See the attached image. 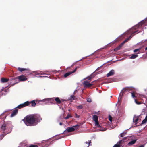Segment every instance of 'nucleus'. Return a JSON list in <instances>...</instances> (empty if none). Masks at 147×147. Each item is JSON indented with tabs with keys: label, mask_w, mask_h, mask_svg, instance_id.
I'll return each mask as SVG.
<instances>
[{
	"label": "nucleus",
	"mask_w": 147,
	"mask_h": 147,
	"mask_svg": "<svg viewBox=\"0 0 147 147\" xmlns=\"http://www.w3.org/2000/svg\"><path fill=\"white\" fill-rule=\"evenodd\" d=\"M76 91H77V90H75L74 91V94H75V92H76Z\"/></svg>",
	"instance_id": "obj_48"
},
{
	"label": "nucleus",
	"mask_w": 147,
	"mask_h": 147,
	"mask_svg": "<svg viewBox=\"0 0 147 147\" xmlns=\"http://www.w3.org/2000/svg\"><path fill=\"white\" fill-rule=\"evenodd\" d=\"M71 117V115H70L68 114L67 115V116H66L65 118V119H67L68 118H69L70 117Z\"/></svg>",
	"instance_id": "obj_37"
},
{
	"label": "nucleus",
	"mask_w": 147,
	"mask_h": 147,
	"mask_svg": "<svg viewBox=\"0 0 147 147\" xmlns=\"http://www.w3.org/2000/svg\"><path fill=\"white\" fill-rule=\"evenodd\" d=\"M138 120V116H136V115H134L133 118V121L134 123H136L135 125L137 124Z\"/></svg>",
	"instance_id": "obj_13"
},
{
	"label": "nucleus",
	"mask_w": 147,
	"mask_h": 147,
	"mask_svg": "<svg viewBox=\"0 0 147 147\" xmlns=\"http://www.w3.org/2000/svg\"><path fill=\"white\" fill-rule=\"evenodd\" d=\"M41 120L39 115L34 114L27 116L23 121L27 126H34L36 125Z\"/></svg>",
	"instance_id": "obj_1"
},
{
	"label": "nucleus",
	"mask_w": 147,
	"mask_h": 147,
	"mask_svg": "<svg viewBox=\"0 0 147 147\" xmlns=\"http://www.w3.org/2000/svg\"><path fill=\"white\" fill-rule=\"evenodd\" d=\"M94 82H93L91 84L89 82L87 81H84L83 82V84L84 85V87H90L93 84V83Z\"/></svg>",
	"instance_id": "obj_8"
},
{
	"label": "nucleus",
	"mask_w": 147,
	"mask_h": 147,
	"mask_svg": "<svg viewBox=\"0 0 147 147\" xmlns=\"http://www.w3.org/2000/svg\"><path fill=\"white\" fill-rule=\"evenodd\" d=\"M87 101L89 102H92V100L90 98H88L86 99Z\"/></svg>",
	"instance_id": "obj_34"
},
{
	"label": "nucleus",
	"mask_w": 147,
	"mask_h": 147,
	"mask_svg": "<svg viewBox=\"0 0 147 147\" xmlns=\"http://www.w3.org/2000/svg\"><path fill=\"white\" fill-rule=\"evenodd\" d=\"M106 47V46H105V47H104V48H101L100 49H102L105 48Z\"/></svg>",
	"instance_id": "obj_49"
},
{
	"label": "nucleus",
	"mask_w": 147,
	"mask_h": 147,
	"mask_svg": "<svg viewBox=\"0 0 147 147\" xmlns=\"http://www.w3.org/2000/svg\"><path fill=\"white\" fill-rule=\"evenodd\" d=\"M140 48L135 49L134 50V53H136L138 52V51H139L140 50Z\"/></svg>",
	"instance_id": "obj_35"
},
{
	"label": "nucleus",
	"mask_w": 147,
	"mask_h": 147,
	"mask_svg": "<svg viewBox=\"0 0 147 147\" xmlns=\"http://www.w3.org/2000/svg\"><path fill=\"white\" fill-rule=\"evenodd\" d=\"M72 74L71 71H69L68 72L66 73L64 75V76L66 78L71 74Z\"/></svg>",
	"instance_id": "obj_24"
},
{
	"label": "nucleus",
	"mask_w": 147,
	"mask_h": 147,
	"mask_svg": "<svg viewBox=\"0 0 147 147\" xmlns=\"http://www.w3.org/2000/svg\"><path fill=\"white\" fill-rule=\"evenodd\" d=\"M123 43H121L118 47H116L114 49V50L115 51H116L117 50H119L123 46Z\"/></svg>",
	"instance_id": "obj_15"
},
{
	"label": "nucleus",
	"mask_w": 147,
	"mask_h": 147,
	"mask_svg": "<svg viewBox=\"0 0 147 147\" xmlns=\"http://www.w3.org/2000/svg\"><path fill=\"white\" fill-rule=\"evenodd\" d=\"M94 76H93V77H92V75H90V76H89L88 77V80H91V79L93 77H94Z\"/></svg>",
	"instance_id": "obj_38"
},
{
	"label": "nucleus",
	"mask_w": 147,
	"mask_h": 147,
	"mask_svg": "<svg viewBox=\"0 0 147 147\" xmlns=\"http://www.w3.org/2000/svg\"><path fill=\"white\" fill-rule=\"evenodd\" d=\"M115 73V71L114 70L112 69L111 70L109 73L107 74V76L109 77L112 76Z\"/></svg>",
	"instance_id": "obj_12"
},
{
	"label": "nucleus",
	"mask_w": 147,
	"mask_h": 147,
	"mask_svg": "<svg viewBox=\"0 0 147 147\" xmlns=\"http://www.w3.org/2000/svg\"><path fill=\"white\" fill-rule=\"evenodd\" d=\"M126 133V132L125 133L124 132L121 133L120 134V136L121 137H123L125 135Z\"/></svg>",
	"instance_id": "obj_32"
},
{
	"label": "nucleus",
	"mask_w": 147,
	"mask_h": 147,
	"mask_svg": "<svg viewBox=\"0 0 147 147\" xmlns=\"http://www.w3.org/2000/svg\"><path fill=\"white\" fill-rule=\"evenodd\" d=\"M38 72L40 73V74H42V72L40 71H38Z\"/></svg>",
	"instance_id": "obj_46"
},
{
	"label": "nucleus",
	"mask_w": 147,
	"mask_h": 147,
	"mask_svg": "<svg viewBox=\"0 0 147 147\" xmlns=\"http://www.w3.org/2000/svg\"><path fill=\"white\" fill-rule=\"evenodd\" d=\"M138 57V55L137 54H133L131 55V56L130 57V58L131 59H134Z\"/></svg>",
	"instance_id": "obj_20"
},
{
	"label": "nucleus",
	"mask_w": 147,
	"mask_h": 147,
	"mask_svg": "<svg viewBox=\"0 0 147 147\" xmlns=\"http://www.w3.org/2000/svg\"><path fill=\"white\" fill-rule=\"evenodd\" d=\"M29 102H30L29 104L30 103H31V106L32 107H35L36 105V103H35L34 100H32Z\"/></svg>",
	"instance_id": "obj_22"
},
{
	"label": "nucleus",
	"mask_w": 147,
	"mask_h": 147,
	"mask_svg": "<svg viewBox=\"0 0 147 147\" xmlns=\"http://www.w3.org/2000/svg\"><path fill=\"white\" fill-rule=\"evenodd\" d=\"M99 67L96 70V71L98 70Z\"/></svg>",
	"instance_id": "obj_52"
},
{
	"label": "nucleus",
	"mask_w": 147,
	"mask_h": 147,
	"mask_svg": "<svg viewBox=\"0 0 147 147\" xmlns=\"http://www.w3.org/2000/svg\"><path fill=\"white\" fill-rule=\"evenodd\" d=\"M8 128L7 125L5 124H3L1 126V129L3 130H7V129Z\"/></svg>",
	"instance_id": "obj_18"
},
{
	"label": "nucleus",
	"mask_w": 147,
	"mask_h": 147,
	"mask_svg": "<svg viewBox=\"0 0 147 147\" xmlns=\"http://www.w3.org/2000/svg\"><path fill=\"white\" fill-rule=\"evenodd\" d=\"M18 70L22 72L23 71H26V73H29V72L30 71V70L28 69H26V68H21L20 67H18Z\"/></svg>",
	"instance_id": "obj_10"
},
{
	"label": "nucleus",
	"mask_w": 147,
	"mask_h": 147,
	"mask_svg": "<svg viewBox=\"0 0 147 147\" xmlns=\"http://www.w3.org/2000/svg\"><path fill=\"white\" fill-rule=\"evenodd\" d=\"M79 67V66H77V67L73 71H71L72 73H74L76 71V70Z\"/></svg>",
	"instance_id": "obj_36"
},
{
	"label": "nucleus",
	"mask_w": 147,
	"mask_h": 147,
	"mask_svg": "<svg viewBox=\"0 0 147 147\" xmlns=\"http://www.w3.org/2000/svg\"><path fill=\"white\" fill-rule=\"evenodd\" d=\"M92 119L95 122H96L98 121V116L96 115H94L93 116Z\"/></svg>",
	"instance_id": "obj_19"
},
{
	"label": "nucleus",
	"mask_w": 147,
	"mask_h": 147,
	"mask_svg": "<svg viewBox=\"0 0 147 147\" xmlns=\"http://www.w3.org/2000/svg\"><path fill=\"white\" fill-rule=\"evenodd\" d=\"M10 132V131L9 132L7 133L3 132V134L0 135L1 139L5 135H6V134H7L8 133H9Z\"/></svg>",
	"instance_id": "obj_26"
},
{
	"label": "nucleus",
	"mask_w": 147,
	"mask_h": 147,
	"mask_svg": "<svg viewBox=\"0 0 147 147\" xmlns=\"http://www.w3.org/2000/svg\"><path fill=\"white\" fill-rule=\"evenodd\" d=\"M84 57H83V58H82V59H84Z\"/></svg>",
	"instance_id": "obj_56"
},
{
	"label": "nucleus",
	"mask_w": 147,
	"mask_h": 147,
	"mask_svg": "<svg viewBox=\"0 0 147 147\" xmlns=\"http://www.w3.org/2000/svg\"><path fill=\"white\" fill-rule=\"evenodd\" d=\"M29 74H34L36 75H39L41 74L42 75V74H40L38 71H30L29 72V73H28Z\"/></svg>",
	"instance_id": "obj_17"
},
{
	"label": "nucleus",
	"mask_w": 147,
	"mask_h": 147,
	"mask_svg": "<svg viewBox=\"0 0 147 147\" xmlns=\"http://www.w3.org/2000/svg\"><path fill=\"white\" fill-rule=\"evenodd\" d=\"M145 21L144 20H142L139 23L136 25V26L132 27L129 31V33H131L132 34L128 38H126L125 40L122 42L123 44L125 42L129 40L132 37V35L136 33V32H138V30H136V31H134V30L137 29H138L142 28V26L143 24L144 23Z\"/></svg>",
	"instance_id": "obj_2"
},
{
	"label": "nucleus",
	"mask_w": 147,
	"mask_h": 147,
	"mask_svg": "<svg viewBox=\"0 0 147 147\" xmlns=\"http://www.w3.org/2000/svg\"><path fill=\"white\" fill-rule=\"evenodd\" d=\"M145 50H147V47H146V48H145Z\"/></svg>",
	"instance_id": "obj_50"
},
{
	"label": "nucleus",
	"mask_w": 147,
	"mask_h": 147,
	"mask_svg": "<svg viewBox=\"0 0 147 147\" xmlns=\"http://www.w3.org/2000/svg\"><path fill=\"white\" fill-rule=\"evenodd\" d=\"M75 116L76 118H79V116L77 115V114H75Z\"/></svg>",
	"instance_id": "obj_43"
},
{
	"label": "nucleus",
	"mask_w": 147,
	"mask_h": 147,
	"mask_svg": "<svg viewBox=\"0 0 147 147\" xmlns=\"http://www.w3.org/2000/svg\"><path fill=\"white\" fill-rule=\"evenodd\" d=\"M71 67V66H70V67H69V68Z\"/></svg>",
	"instance_id": "obj_57"
},
{
	"label": "nucleus",
	"mask_w": 147,
	"mask_h": 147,
	"mask_svg": "<svg viewBox=\"0 0 147 147\" xmlns=\"http://www.w3.org/2000/svg\"><path fill=\"white\" fill-rule=\"evenodd\" d=\"M64 136H61L60 137V138H58L59 139H61V138H64Z\"/></svg>",
	"instance_id": "obj_45"
},
{
	"label": "nucleus",
	"mask_w": 147,
	"mask_h": 147,
	"mask_svg": "<svg viewBox=\"0 0 147 147\" xmlns=\"http://www.w3.org/2000/svg\"><path fill=\"white\" fill-rule=\"evenodd\" d=\"M20 147H28L27 144L26 142H22L20 144Z\"/></svg>",
	"instance_id": "obj_16"
},
{
	"label": "nucleus",
	"mask_w": 147,
	"mask_h": 147,
	"mask_svg": "<svg viewBox=\"0 0 147 147\" xmlns=\"http://www.w3.org/2000/svg\"><path fill=\"white\" fill-rule=\"evenodd\" d=\"M62 123H61V122H60V123H59V125H62Z\"/></svg>",
	"instance_id": "obj_47"
},
{
	"label": "nucleus",
	"mask_w": 147,
	"mask_h": 147,
	"mask_svg": "<svg viewBox=\"0 0 147 147\" xmlns=\"http://www.w3.org/2000/svg\"><path fill=\"white\" fill-rule=\"evenodd\" d=\"M54 100V98H45L42 100H39V102H48L49 101L53 100Z\"/></svg>",
	"instance_id": "obj_9"
},
{
	"label": "nucleus",
	"mask_w": 147,
	"mask_h": 147,
	"mask_svg": "<svg viewBox=\"0 0 147 147\" xmlns=\"http://www.w3.org/2000/svg\"><path fill=\"white\" fill-rule=\"evenodd\" d=\"M18 113V110L16 109H15V110L12 111V113L11 114L10 117H13L15 116Z\"/></svg>",
	"instance_id": "obj_11"
},
{
	"label": "nucleus",
	"mask_w": 147,
	"mask_h": 147,
	"mask_svg": "<svg viewBox=\"0 0 147 147\" xmlns=\"http://www.w3.org/2000/svg\"><path fill=\"white\" fill-rule=\"evenodd\" d=\"M70 98H71L70 99V100H71V99H73V100L75 99V97L73 95H71L70 96Z\"/></svg>",
	"instance_id": "obj_39"
},
{
	"label": "nucleus",
	"mask_w": 147,
	"mask_h": 147,
	"mask_svg": "<svg viewBox=\"0 0 147 147\" xmlns=\"http://www.w3.org/2000/svg\"><path fill=\"white\" fill-rule=\"evenodd\" d=\"M99 129H98V130L100 131H104L106 130V129L102 127H99Z\"/></svg>",
	"instance_id": "obj_28"
},
{
	"label": "nucleus",
	"mask_w": 147,
	"mask_h": 147,
	"mask_svg": "<svg viewBox=\"0 0 147 147\" xmlns=\"http://www.w3.org/2000/svg\"><path fill=\"white\" fill-rule=\"evenodd\" d=\"M18 79H19V80L21 81H24L26 80H27V78L25 77L24 75H22L18 77V78H13L12 80V82H10V83L11 84H12V85H14L16 84L18 82L17 81H18Z\"/></svg>",
	"instance_id": "obj_4"
},
{
	"label": "nucleus",
	"mask_w": 147,
	"mask_h": 147,
	"mask_svg": "<svg viewBox=\"0 0 147 147\" xmlns=\"http://www.w3.org/2000/svg\"><path fill=\"white\" fill-rule=\"evenodd\" d=\"M147 41V39H146L145 40H142L139 43H140L141 44H142L144 43V42H145Z\"/></svg>",
	"instance_id": "obj_33"
},
{
	"label": "nucleus",
	"mask_w": 147,
	"mask_h": 147,
	"mask_svg": "<svg viewBox=\"0 0 147 147\" xmlns=\"http://www.w3.org/2000/svg\"><path fill=\"white\" fill-rule=\"evenodd\" d=\"M135 103H136V104H140V103L138 102H137V100H135Z\"/></svg>",
	"instance_id": "obj_44"
},
{
	"label": "nucleus",
	"mask_w": 147,
	"mask_h": 147,
	"mask_svg": "<svg viewBox=\"0 0 147 147\" xmlns=\"http://www.w3.org/2000/svg\"><path fill=\"white\" fill-rule=\"evenodd\" d=\"M54 100H55L56 101V102L58 103H60L61 101L59 99V98L58 97H56L55 99L54 98Z\"/></svg>",
	"instance_id": "obj_27"
},
{
	"label": "nucleus",
	"mask_w": 147,
	"mask_h": 147,
	"mask_svg": "<svg viewBox=\"0 0 147 147\" xmlns=\"http://www.w3.org/2000/svg\"><path fill=\"white\" fill-rule=\"evenodd\" d=\"M95 126L98 127L99 128L101 126L100 125L98 121L96 122H95Z\"/></svg>",
	"instance_id": "obj_30"
},
{
	"label": "nucleus",
	"mask_w": 147,
	"mask_h": 147,
	"mask_svg": "<svg viewBox=\"0 0 147 147\" xmlns=\"http://www.w3.org/2000/svg\"><path fill=\"white\" fill-rule=\"evenodd\" d=\"M29 147H38V146L37 145H31L29 146Z\"/></svg>",
	"instance_id": "obj_41"
},
{
	"label": "nucleus",
	"mask_w": 147,
	"mask_h": 147,
	"mask_svg": "<svg viewBox=\"0 0 147 147\" xmlns=\"http://www.w3.org/2000/svg\"><path fill=\"white\" fill-rule=\"evenodd\" d=\"M83 107L82 105H79L77 106V108L79 109H82Z\"/></svg>",
	"instance_id": "obj_40"
},
{
	"label": "nucleus",
	"mask_w": 147,
	"mask_h": 147,
	"mask_svg": "<svg viewBox=\"0 0 147 147\" xmlns=\"http://www.w3.org/2000/svg\"><path fill=\"white\" fill-rule=\"evenodd\" d=\"M137 139H134V140L131 141L128 143L127 145L128 146H131L135 143L137 141Z\"/></svg>",
	"instance_id": "obj_14"
},
{
	"label": "nucleus",
	"mask_w": 147,
	"mask_h": 147,
	"mask_svg": "<svg viewBox=\"0 0 147 147\" xmlns=\"http://www.w3.org/2000/svg\"><path fill=\"white\" fill-rule=\"evenodd\" d=\"M30 102L28 101H27L23 104H20L16 107L15 108H18L20 109L25 106H28Z\"/></svg>",
	"instance_id": "obj_7"
},
{
	"label": "nucleus",
	"mask_w": 147,
	"mask_h": 147,
	"mask_svg": "<svg viewBox=\"0 0 147 147\" xmlns=\"http://www.w3.org/2000/svg\"><path fill=\"white\" fill-rule=\"evenodd\" d=\"M147 122V115H146L145 118L142 121L141 124H143L146 123Z\"/></svg>",
	"instance_id": "obj_21"
},
{
	"label": "nucleus",
	"mask_w": 147,
	"mask_h": 147,
	"mask_svg": "<svg viewBox=\"0 0 147 147\" xmlns=\"http://www.w3.org/2000/svg\"><path fill=\"white\" fill-rule=\"evenodd\" d=\"M79 127V125L77 124L74 126L73 127H67L62 133H66V132H70L74 131L75 129H78Z\"/></svg>",
	"instance_id": "obj_5"
},
{
	"label": "nucleus",
	"mask_w": 147,
	"mask_h": 147,
	"mask_svg": "<svg viewBox=\"0 0 147 147\" xmlns=\"http://www.w3.org/2000/svg\"><path fill=\"white\" fill-rule=\"evenodd\" d=\"M81 60H82V59H80V60H78V61H77V62H78L79 61H81Z\"/></svg>",
	"instance_id": "obj_53"
},
{
	"label": "nucleus",
	"mask_w": 147,
	"mask_h": 147,
	"mask_svg": "<svg viewBox=\"0 0 147 147\" xmlns=\"http://www.w3.org/2000/svg\"><path fill=\"white\" fill-rule=\"evenodd\" d=\"M38 77H44V76H39Z\"/></svg>",
	"instance_id": "obj_51"
},
{
	"label": "nucleus",
	"mask_w": 147,
	"mask_h": 147,
	"mask_svg": "<svg viewBox=\"0 0 147 147\" xmlns=\"http://www.w3.org/2000/svg\"><path fill=\"white\" fill-rule=\"evenodd\" d=\"M109 120L110 121H112V117L110 116H109Z\"/></svg>",
	"instance_id": "obj_42"
},
{
	"label": "nucleus",
	"mask_w": 147,
	"mask_h": 147,
	"mask_svg": "<svg viewBox=\"0 0 147 147\" xmlns=\"http://www.w3.org/2000/svg\"><path fill=\"white\" fill-rule=\"evenodd\" d=\"M127 138V137L123 138V139L120 140L118 143L115 145L113 147H120L122 145V143L124 142Z\"/></svg>",
	"instance_id": "obj_6"
},
{
	"label": "nucleus",
	"mask_w": 147,
	"mask_h": 147,
	"mask_svg": "<svg viewBox=\"0 0 147 147\" xmlns=\"http://www.w3.org/2000/svg\"><path fill=\"white\" fill-rule=\"evenodd\" d=\"M115 40H116V39H115V40H114V41H113V42H115Z\"/></svg>",
	"instance_id": "obj_54"
},
{
	"label": "nucleus",
	"mask_w": 147,
	"mask_h": 147,
	"mask_svg": "<svg viewBox=\"0 0 147 147\" xmlns=\"http://www.w3.org/2000/svg\"><path fill=\"white\" fill-rule=\"evenodd\" d=\"M134 89V88L132 87H127L123 88L119 94V96L118 98V100L120 101L121 99L122 96L123 94H127L128 93H130L132 90Z\"/></svg>",
	"instance_id": "obj_3"
},
{
	"label": "nucleus",
	"mask_w": 147,
	"mask_h": 147,
	"mask_svg": "<svg viewBox=\"0 0 147 147\" xmlns=\"http://www.w3.org/2000/svg\"><path fill=\"white\" fill-rule=\"evenodd\" d=\"M85 143H86V144H88V146H90L91 145V144H90L91 143V142L90 140L88 142H86Z\"/></svg>",
	"instance_id": "obj_31"
},
{
	"label": "nucleus",
	"mask_w": 147,
	"mask_h": 147,
	"mask_svg": "<svg viewBox=\"0 0 147 147\" xmlns=\"http://www.w3.org/2000/svg\"><path fill=\"white\" fill-rule=\"evenodd\" d=\"M134 89L133 90H132L130 92L131 93L132 97L134 98L135 97V95L134 93Z\"/></svg>",
	"instance_id": "obj_29"
},
{
	"label": "nucleus",
	"mask_w": 147,
	"mask_h": 147,
	"mask_svg": "<svg viewBox=\"0 0 147 147\" xmlns=\"http://www.w3.org/2000/svg\"><path fill=\"white\" fill-rule=\"evenodd\" d=\"M141 96L142 98V100L143 101H144L145 102H146V101L147 100V99L145 96L144 95H142Z\"/></svg>",
	"instance_id": "obj_25"
},
{
	"label": "nucleus",
	"mask_w": 147,
	"mask_h": 147,
	"mask_svg": "<svg viewBox=\"0 0 147 147\" xmlns=\"http://www.w3.org/2000/svg\"><path fill=\"white\" fill-rule=\"evenodd\" d=\"M9 80L8 79L2 78L1 79V82L2 83L7 82Z\"/></svg>",
	"instance_id": "obj_23"
},
{
	"label": "nucleus",
	"mask_w": 147,
	"mask_h": 147,
	"mask_svg": "<svg viewBox=\"0 0 147 147\" xmlns=\"http://www.w3.org/2000/svg\"><path fill=\"white\" fill-rule=\"evenodd\" d=\"M126 34H127V32H126Z\"/></svg>",
	"instance_id": "obj_55"
}]
</instances>
